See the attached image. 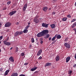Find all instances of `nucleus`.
Here are the masks:
<instances>
[{"instance_id":"obj_63","label":"nucleus","mask_w":76,"mask_h":76,"mask_svg":"<svg viewBox=\"0 0 76 76\" xmlns=\"http://www.w3.org/2000/svg\"><path fill=\"white\" fill-rule=\"evenodd\" d=\"M1 16V14H0V16Z\"/></svg>"},{"instance_id":"obj_2","label":"nucleus","mask_w":76,"mask_h":76,"mask_svg":"<svg viewBox=\"0 0 76 76\" xmlns=\"http://www.w3.org/2000/svg\"><path fill=\"white\" fill-rule=\"evenodd\" d=\"M34 21L36 23H38L39 22V20L38 19V17L36 16L35 17L34 19Z\"/></svg>"},{"instance_id":"obj_60","label":"nucleus","mask_w":76,"mask_h":76,"mask_svg":"<svg viewBox=\"0 0 76 76\" xmlns=\"http://www.w3.org/2000/svg\"><path fill=\"white\" fill-rule=\"evenodd\" d=\"M1 49H0V52H1Z\"/></svg>"},{"instance_id":"obj_26","label":"nucleus","mask_w":76,"mask_h":76,"mask_svg":"<svg viewBox=\"0 0 76 76\" xmlns=\"http://www.w3.org/2000/svg\"><path fill=\"white\" fill-rule=\"evenodd\" d=\"M28 30H26V29L24 30L23 31L24 33H27V32H28Z\"/></svg>"},{"instance_id":"obj_41","label":"nucleus","mask_w":76,"mask_h":76,"mask_svg":"<svg viewBox=\"0 0 76 76\" xmlns=\"http://www.w3.org/2000/svg\"><path fill=\"white\" fill-rule=\"evenodd\" d=\"M19 76H25V75L21 74L19 75Z\"/></svg>"},{"instance_id":"obj_22","label":"nucleus","mask_w":76,"mask_h":76,"mask_svg":"<svg viewBox=\"0 0 76 76\" xmlns=\"http://www.w3.org/2000/svg\"><path fill=\"white\" fill-rule=\"evenodd\" d=\"M50 26H51V28H52V29H54V28H55V24H53L52 25H50Z\"/></svg>"},{"instance_id":"obj_61","label":"nucleus","mask_w":76,"mask_h":76,"mask_svg":"<svg viewBox=\"0 0 76 76\" xmlns=\"http://www.w3.org/2000/svg\"><path fill=\"white\" fill-rule=\"evenodd\" d=\"M36 73H38V72L37 71L36 72Z\"/></svg>"},{"instance_id":"obj_24","label":"nucleus","mask_w":76,"mask_h":76,"mask_svg":"<svg viewBox=\"0 0 76 76\" xmlns=\"http://www.w3.org/2000/svg\"><path fill=\"white\" fill-rule=\"evenodd\" d=\"M18 35H22V34H23V31H18Z\"/></svg>"},{"instance_id":"obj_7","label":"nucleus","mask_w":76,"mask_h":76,"mask_svg":"<svg viewBox=\"0 0 76 76\" xmlns=\"http://www.w3.org/2000/svg\"><path fill=\"white\" fill-rule=\"evenodd\" d=\"M27 6H28V4H25V5H24L23 7V12L26 10V9L27 8Z\"/></svg>"},{"instance_id":"obj_45","label":"nucleus","mask_w":76,"mask_h":76,"mask_svg":"<svg viewBox=\"0 0 76 76\" xmlns=\"http://www.w3.org/2000/svg\"><path fill=\"white\" fill-rule=\"evenodd\" d=\"M73 67H76V64L73 65Z\"/></svg>"},{"instance_id":"obj_15","label":"nucleus","mask_w":76,"mask_h":76,"mask_svg":"<svg viewBox=\"0 0 76 76\" xmlns=\"http://www.w3.org/2000/svg\"><path fill=\"white\" fill-rule=\"evenodd\" d=\"M46 36L44 37L45 38V39H47V38H48L49 37H50V34H47L46 35Z\"/></svg>"},{"instance_id":"obj_36","label":"nucleus","mask_w":76,"mask_h":76,"mask_svg":"<svg viewBox=\"0 0 76 76\" xmlns=\"http://www.w3.org/2000/svg\"><path fill=\"white\" fill-rule=\"evenodd\" d=\"M28 63H24V65L26 66V65H28Z\"/></svg>"},{"instance_id":"obj_40","label":"nucleus","mask_w":76,"mask_h":76,"mask_svg":"<svg viewBox=\"0 0 76 76\" xmlns=\"http://www.w3.org/2000/svg\"><path fill=\"white\" fill-rule=\"evenodd\" d=\"M72 73V71H70L69 72V75H70V74H71V73Z\"/></svg>"},{"instance_id":"obj_20","label":"nucleus","mask_w":76,"mask_h":76,"mask_svg":"<svg viewBox=\"0 0 76 76\" xmlns=\"http://www.w3.org/2000/svg\"><path fill=\"white\" fill-rule=\"evenodd\" d=\"M57 35H56L55 36L52 38V40L53 41L55 40L56 38L57 37Z\"/></svg>"},{"instance_id":"obj_6","label":"nucleus","mask_w":76,"mask_h":76,"mask_svg":"<svg viewBox=\"0 0 76 76\" xmlns=\"http://www.w3.org/2000/svg\"><path fill=\"white\" fill-rule=\"evenodd\" d=\"M64 45L66 48H70V45L69 44L67 43H65Z\"/></svg>"},{"instance_id":"obj_55","label":"nucleus","mask_w":76,"mask_h":76,"mask_svg":"<svg viewBox=\"0 0 76 76\" xmlns=\"http://www.w3.org/2000/svg\"><path fill=\"white\" fill-rule=\"evenodd\" d=\"M30 24H31V23H28V25H30Z\"/></svg>"},{"instance_id":"obj_51","label":"nucleus","mask_w":76,"mask_h":76,"mask_svg":"<svg viewBox=\"0 0 76 76\" xmlns=\"http://www.w3.org/2000/svg\"><path fill=\"white\" fill-rule=\"evenodd\" d=\"M54 43H55V42L54 41H53L52 42V44H54Z\"/></svg>"},{"instance_id":"obj_30","label":"nucleus","mask_w":76,"mask_h":76,"mask_svg":"<svg viewBox=\"0 0 76 76\" xmlns=\"http://www.w3.org/2000/svg\"><path fill=\"white\" fill-rule=\"evenodd\" d=\"M29 26H30V25L27 26L25 28V29H28V28L29 27Z\"/></svg>"},{"instance_id":"obj_10","label":"nucleus","mask_w":76,"mask_h":76,"mask_svg":"<svg viewBox=\"0 0 76 76\" xmlns=\"http://www.w3.org/2000/svg\"><path fill=\"white\" fill-rule=\"evenodd\" d=\"M4 45H10V43L7 42H4Z\"/></svg>"},{"instance_id":"obj_13","label":"nucleus","mask_w":76,"mask_h":76,"mask_svg":"<svg viewBox=\"0 0 76 76\" xmlns=\"http://www.w3.org/2000/svg\"><path fill=\"white\" fill-rule=\"evenodd\" d=\"M56 61H59V60H60V57L59 56H56Z\"/></svg>"},{"instance_id":"obj_39","label":"nucleus","mask_w":76,"mask_h":76,"mask_svg":"<svg viewBox=\"0 0 76 76\" xmlns=\"http://www.w3.org/2000/svg\"><path fill=\"white\" fill-rule=\"evenodd\" d=\"M13 7H15V6H16V4H13Z\"/></svg>"},{"instance_id":"obj_57","label":"nucleus","mask_w":76,"mask_h":76,"mask_svg":"<svg viewBox=\"0 0 76 76\" xmlns=\"http://www.w3.org/2000/svg\"><path fill=\"white\" fill-rule=\"evenodd\" d=\"M12 49H13V47H12L10 48V50H11Z\"/></svg>"},{"instance_id":"obj_27","label":"nucleus","mask_w":76,"mask_h":76,"mask_svg":"<svg viewBox=\"0 0 76 76\" xmlns=\"http://www.w3.org/2000/svg\"><path fill=\"white\" fill-rule=\"evenodd\" d=\"M19 49V48L18 47H17L16 48L15 50V51L16 53L18 52V49Z\"/></svg>"},{"instance_id":"obj_47","label":"nucleus","mask_w":76,"mask_h":76,"mask_svg":"<svg viewBox=\"0 0 76 76\" xmlns=\"http://www.w3.org/2000/svg\"><path fill=\"white\" fill-rule=\"evenodd\" d=\"M43 41H40V43L42 44L43 43Z\"/></svg>"},{"instance_id":"obj_35","label":"nucleus","mask_w":76,"mask_h":76,"mask_svg":"<svg viewBox=\"0 0 76 76\" xmlns=\"http://www.w3.org/2000/svg\"><path fill=\"white\" fill-rule=\"evenodd\" d=\"M3 71V68H1L0 69V72H2Z\"/></svg>"},{"instance_id":"obj_1","label":"nucleus","mask_w":76,"mask_h":76,"mask_svg":"<svg viewBox=\"0 0 76 76\" xmlns=\"http://www.w3.org/2000/svg\"><path fill=\"white\" fill-rule=\"evenodd\" d=\"M49 32V31H48V30H45L38 33L37 34V37H41L45 36L47 34H48Z\"/></svg>"},{"instance_id":"obj_44","label":"nucleus","mask_w":76,"mask_h":76,"mask_svg":"<svg viewBox=\"0 0 76 76\" xmlns=\"http://www.w3.org/2000/svg\"><path fill=\"white\" fill-rule=\"evenodd\" d=\"M2 39H3V36L0 37V40Z\"/></svg>"},{"instance_id":"obj_59","label":"nucleus","mask_w":76,"mask_h":76,"mask_svg":"<svg viewBox=\"0 0 76 76\" xmlns=\"http://www.w3.org/2000/svg\"><path fill=\"white\" fill-rule=\"evenodd\" d=\"M76 6V2L75 3V6Z\"/></svg>"},{"instance_id":"obj_19","label":"nucleus","mask_w":76,"mask_h":76,"mask_svg":"<svg viewBox=\"0 0 76 76\" xmlns=\"http://www.w3.org/2000/svg\"><path fill=\"white\" fill-rule=\"evenodd\" d=\"M76 26V22L74 23L73 24V25L72 26V28H75V26Z\"/></svg>"},{"instance_id":"obj_42","label":"nucleus","mask_w":76,"mask_h":76,"mask_svg":"<svg viewBox=\"0 0 76 76\" xmlns=\"http://www.w3.org/2000/svg\"><path fill=\"white\" fill-rule=\"evenodd\" d=\"M9 40V39H6L5 41H4V42H6V41H8V40Z\"/></svg>"},{"instance_id":"obj_43","label":"nucleus","mask_w":76,"mask_h":76,"mask_svg":"<svg viewBox=\"0 0 76 76\" xmlns=\"http://www.w3.org/2000/svg\"><path fill=\"white\" fill-rule=\"evenodd\" d=\"M52 15H55L56 14V12H54L52 13Z\"/></svg>"},{"instance_id":"obj_56","label":"nucleus","mask_w":76,"mask_h":76,"mask_svg":"<svg viewBox=\"0 0 76 76\" xmlns=\"http://www.w3.org/2000/svg\"><path fill=\"white\" fill-rule=\"evenodd\" d=\"M73 30H74V31H75V30H76V28H74L73 29Z\"/></svg>"},{"instance_id":"obj_54","label":"nucleus","mask_w":76,"mask_h":76,"mask_svg":"<svg viewBox=\"0 0 76 76\" xmlns=\"http://www.w3.org/2000/svg\"><path fill=\"white\" fill-rule=\"evenodd\" d=\"M16 24L17 25H19V23L18 22H17L16 23Z\"/></svg>"},{"instance_id":"obj_64","label":"nucleus","mask_w":76,"mask_h":76,"mask_svg":"<svg viewBox=\"0 0 76 76\" xmlns=\"http://www.w3.org/2000/svg\"><path fill=\"white\" fill-rule=\"evenodd\" d=\"M75 31V32H76V30Z\"/></svg>"},{"instance_id":"obj_18","label":"nucleus","mask_w":76,"mask_h":76,"mask_svg":"<svg viewBox=\"0 0 76 76\" xmlns=\"http://www.w3.org/2000/svg\"><path fill=\"white\" fill-rule=\"evenodd\" d=\"M9 72V70L8 69L5 72V73L4 74V76H6V75H7Z\"/></svg>"},{"instance_id":"obj_48","label":"nucleus","mask_w":76,"mask_h":76,"mask_svg":"<svg viewBox=\"0 0 76 76\" xmlns=\"http://www.w3.org/2000/svg\"><path fill=\"white\" fill-rule=\"evenodd\" d=\"M51 37H49V41H50V40H51Z\"/></svg>"},{"instance_id":"obj_52","label":"nucleus","mask_w":76,"mask_h":76,"mask_svg":"<svg viewBox=\"0 0 76 76\" xmlns=\"http://www.w3.org/2000/svg\"><path fill=\"white\" fill-rule=\"evenodd\" d=\"M51 10V8H50L48 9V10Z\"/></svg>"},{"instance_id":"obj_21","label":"nucleus","mask_w":76,"mask_h":76,"mask_svg":"<svg viewBox=\"0 0 76 76\" xmlns=\"http://www.w3.org/2000/svg\"><path fill=\"white\" fill-rule=\"evenodd\" d=\"M67 18L64 17L62 18V20L63 21H66V20H67Z\"/></svg>"},{"instance_id":"obj_49","label":"nucleus","mask_w":76,"mask_h":76,"mask_svg":"<svg viewBox=\"0 0 76 76\" xmlns=\"http://www.w3.org/2000/svg\"><path fill=\"white\" fill-rule=\"evenodd\" d=\"M40 41H42V40H43V39L42 38H40Z\"/></svg>"},{"instance_id":"obj_8","label":"nucleus","mask_w":76,"mask_h":76,"mask_svg":"<svg viewBox=\"0 0 76 76\" xmlns=\"http://www.w3.org/2000/svg\"><path fill=\"white\" fill-rule=\"evenodd\" d=\"M42 50H40L37 53V56H40V55H41V54L42 53Z\"/></svg>"},{"instance_id":"obj_38","label":"nucleus","mask_w":76,"mask_h":76,"mask_svg":"<svg viewBox=\"0 0 76 76\" xmlns=\"http://www.w3.org/2000/svg\"><path fill=\"white\" fill-rule=\"evenodd\" d=\"M67 17H68V18H71V16H70V14H69L67 16Z\"/></svg>"},{"instance_id":"obj_14","label":"nucleus","mask_w":76,"mask_h":76,"mask_svg":"<svg viewBox=\"0 0 76 76\" xmlns=\"http://www.w3.org/2000/svg\"><path fill=\"white\" fill-rule=\"evenodd\" d=\"M57 35L56 37L57 39H59L61 38V36L60 35V34H56Z\"/></svg>"},{"instance_id":"obj_58","label":"nucleus","mask_w":76,"mask_h":76,"mask_svg":"<svg viewBox=\"0 0 76 76\" xmlns=\"http://www.w3.org/2000/svg\"><path fill=\"white\" fill-rule=\"evenodd\" d=\"M42 18H40V20H42Z\"/></svg>"},{"instance_id":"obj_11","label":"nucleus","mask_w":76,"mask_h":76,"mask_svg":"<svg viewBox=\"0 0 76 76\" xmlns=\"http://www.w3.org/2000/svg\"><path fill=\"white\" fill-rule=\"evenodd\" d=\"M70 57L68 56L66 58V62L68 63L69 61H70Z\"/></svg>"},{"instance_id":"obj_23","label":"nucleus","mask_w":76,"mask_h":76,"mask_svg":"<svg viewBox=\"0 0 76 76\" xmlns=\"http://www.w3.org/2000/svg\"><path fill=\"white\" fill-rule=\"evenodd\" d=\"M37 69V67H36L33 69H31V72H34V71H35V70Z\"/></svg>"},{"instance_id":"obj_28","label":"nucleus","mask_w":76,"mask_h":76,"mask_svg":"<svg viewBox=\"0 0 76 76\" xmlns=\"http://www.w3.org/2000/svg\"><path fill=\"white\" fill-rule=\"evenodd\" d=\"M18 35H19V33H18V31H17L16 32V33H15V36H16V37L18 36Z\"/></svg>"},{"instance_id":"obj_3","label":"nucleus","mask_w":76,"mask_h":76,"mask_svg":"<svg viewBox=\"0 0 76 76\" xmlns=\"http://www.w3.org/2000/svg\"><path fill=\"white\" fill-rule=\"evenodd\" d=\"M17 11L16 10H15L12 11L11 12H10L9 14L8 15H10V16H12V15H13L14 14H15L16 12H17Z\"/></svg>"},{"instance_id":"obj_17","label":"nucleus","mask_w":76,"mask_h":76,"mask_svg":"<svg viewBox=\"0 0 76 76\" xmlns=\"http://www.w3.org/2000/svg\"><path fill=\"white\" fill-rule=\"evenodd\" d=\"M47 9H48V7H45L43 8V10L45 12H46Z\"/></svg>"},{"instance_id":"obj_46","label":"nucleus","mask_w":76,"mask_h":76,"mask_svg":"<svg viewBox=\"0 0 76 76\" xmlns=\"http://www.w3.org/2000/svg\"><path fill=\"white\" fill-rule=\"evenodd\" d=\"M29 48H32V45H30L29 46Z\"/></svg>"},{"instance_id":"obj_37","label":"nucleus","mask_w":76,"mask_h":76,"mask_svg":"<svg viewBox=\"0 0 76 76\" xmlns=\"http://www.w3.org/2000/svg\"><path fill=\"white\" fill-rule=\"evenodd\" d=\"M7 9V8L6 7H4L3 8V10H6Z\"/></svg>"},{"instance_id":"obj_62","label":"nucleus","mask_w":76,"mask_h":76,"mask_svg":"<svg viewBox=\"0 0 76 76\" xmlns=\"http://www.w3.org/2000/svg\"><path fill=\"white\" fill-rule=\"evenodd\" d=\"M56 0H53V1H56Z\"/></svg>"},{"instance_id":"obj_12","label":"nucleus","mask_w":76,"mask_h":76,"mask_svg":"<svg viewBox=\"0 0 76 76\" xmlns=\"http://www.w3.org/2000/svg\"><path fill=\"white\" fill-rule=\"evenodd\" d=\"M18 73L15 72L13 73L11 76H18Z\"/></svg>"},{"instance_id":"obj_5","label":"nucleus","mask_w":76,"mask_h":76,"mask_svg":"<svg viewBox=\"0 0 76 76\" xmlns=\"http://www.w3.org/2000/svg\"><path fill=\"white\" fill-rule=\"evenodd\" d=\"M49 25L48 24H47L46 23H42V27H45V28H48V26Z\"/></svg>"},{"instance_id":"obj_9","label":"nucleus","mask_w":76,"mask_h":76,"mask_svg":"<svg viewBox=\"0 0 76 76\" xmlns=\"http://www.w3.org/2000/svg\"><path fill=\"white\" fill-rule=\"evenodd\" d=\"M9 60L11 62H14V58L12 56L10 57L9 58Z\"/></svg>"},{"instance_id":"obj_34","label":"nucleus","mask_w":76,"mask_h":76,"mask_svg":"<svg viewBox=\"0 0 76 76\" xmlns=\"http://www.w3.org/2000/svg\"><path fill=\"white\" fill-rule=\"evenodd\" d=\"M41 59H42V57H41V56H40L38 58V59L39 60H41Z\"/></svg>"},{"instance_id":"obj_31","label":"nucleus","mask_w":76,"mask_h":76,"mask_svg":"<svg viewBox=\"0 0 76 76\" xmlns=\"http://www.w3.org/2000/svg\"><path fill=\"white\" fill-rule=\"evenodd\" d=\"M76 20V19H73L71 21V22H75V21Z\"/></svg>"},{"instance_id":"obj_53","label":"nucleus","mask_w":76,"mask_h":76,"mask_svg":"<svg viewBox=\"0 0 76 76\" xmlns=\"http://www.w3.org/2000/svg\"><path fill=\"white\" fill-rule=\"evenodd\" d=\"M75 59H76V53L75 55Z\"/></svg>"},{"instance_id":"obj_33","label":"nucleus","mask_w":76,"mask_h":76,"mask_svg":"<svg viewBox=\"0 0 76 76\" xmlns=\"http://www.w3.org/2000/svg\"><path fill=\"white\" fill-rule=\"evenodd\" d=\"M24 55H25V54H24L23 53H21V55L22 56H24Z\"/></svg>"},{"instance_id":"obj_16","label":"nucleus","mask_w":76,"mask_h":76,"mask_svg":"<svg viewBox=\"0 0 76 76\" xmlns=\"http://www.w3.org/2000/svg\"><path fill=\"white\" fill-rule=\"evenodd\" d=\"M51 65V63H47L46 64L45 66V67H47V66H50Z\"/></svg>"},{"instance_id":"obj_4","label":"nucleus","mask_w":76,"mask_h":76,"mask_svg":"<svg viewBox=\"0 0 76 76\" xmlns=\"http://www.w3.org/2000/svg\"><path fill=\"white\" fill-rule=\"evenodd\" d=\"M11 25V23L9 22H7L5 23V26L6 27H10Z\"/></svg>"},{"instance_id":"obj_29","label":"nucleus","mask_w":76,"mask_h":76,"mask_svg":"<svg viewBox=\"0 0 76 76\" xmlns=\"http://www.w3.org/2000/svg\"><path fill=\"white\" fill-rule=\"evenodd\" d=\"M35 41L34 40V38H31V42L32 43L34 42Z\"/></svg>"},{"instance_id":"obj_25","label":"nucleus","mask_w":76,"mask_h":76,"mask_svg":"<svg viewBox=\"0 0 76 76\" xmlns=\"http://www.w3.org/2000/svg\"><path fill=\"white\" fill-rule=\"evenodd\" d=\"M68 39H69V38L68 37H66L65 38L64 41H65V42H67L68 41Z\"/></svg>"},{"instance_id":"obj_50","label":"nucleus","mask_w":76,"mask_h":76,"mask_svg":"<svg viewBox=\"0 0 76 76\" xmlns=\"http://www.w3.org/2000/svg\"><path fill=\"white\" fill-rule=\"evenodd\" d=\"M36 40L37 42H38V38H36Z\"/></svg>"},{"instance_id":"obj_32","label":"nucleus","mask_w":76,"mask_h":76,"mask_svg":"<svg viewBox=\"0 0 76 76\" xmlns=\"http://www.w3.org/2000/svg\"><path fill=\"white\" fill-rule=\"evenodd\" d=\"M10 3H11V1H8L7 3V4H8V5H9V4H10Z\"/></svg>"}]
</instances>
